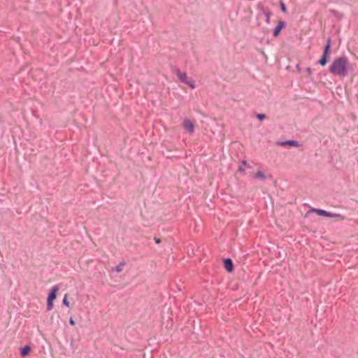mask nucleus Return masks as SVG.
Returning <instances> with one entry per match:
<instances>
[{
  "instance_id": "nucleus-6",
  "label": "nucleus",
  "mask_w": 358,
  "mask_h": 358,
  "mask_svg": "<svg viewBox=\"0 0 358 358\" xmlns=\"http://www.w3.org/2000/svg\"><path fill=\"white\" fill-rule=\"evenodd\" d=\"M59 290V287L55 285L52 287L51 292L49 293L47 301H53L57 297V292Z\"/></svg>"
},
{
  "instance_id": "nucleus-22",
  "label": "nucleus",
  "mask_w": 358,
  "mask_h": 358,
  "mask_svg": "<svg viewBox=\"0 0 358 358\" xmlns=\"http://www.w3.org/2000/svg\"><path fill=\"white\" fill-rule=\"evenodd\" d=\"M241 164H242V165H244V166H246V165H247V162H246V161H245V160H243V161L241 162Z\"/></svg>"
},
{
  "instance_id": "nucleus-13",
  "label": "nucleus",
  "mask_w": 358,
  "mask_h": 358,
  "mask_svg": "<svg viewBox=\"0 0 358 358\" xmlns=\"http://www.w3.org/2000/svg\"><path fill=\"white\" fill-rule=\"evenodd\" d=\"M255 178L260 180H264L265 178V176L262 171H259L255 175Z\"/></svg>"
},
{
  "instance_id": "nucleus-8",
  "label": "nucleus",
  "mask_w": 358,
  "mask_h": 358,
  "mask_svg": "<svg viewBox=\"0 0 358 358\" xmlns=\"http://www.w3.org/2000/svg\"><path fill=\"white\" fill-rule=\"evenodd\" d=\"M176 73L178 79L182 83L185 84L186 82L188 80L185 73H182L180 70H177Z\"/></svg>"
},
{
  "instance_id": "nucleus-2",
  "label": "nucleus",
  "mask_w": 358,
  "mask_h": 358,
  "mask_svg": "<svg viewBox=\"0 0 358 358\" xmlns=\"http://www.w3.org/2000/svg\"><path fill=\"white\" fill-rule=\"evenodd\" d=\"M313 210L315 211L319 216L336 218L339 220H343L345 219L344 216L341 214L333 213L325 210L313 208Z\"/></svg>"
},
{
  "instance_id": "nucleus-20",
  "label": "nucleus",
  "mask_w": 358,
  "mask_h": 358,
  "mask_svg": "<svg viewBox=\"0 0 358 358\" xmlns=\"http://www.w3.org/2000/svg\"><path fill=\"white\" fill-rule=\"evenodd\" d=\"M69 324H70L71 325H72V326L75 325V324H76V323H75V321H74V320H73V318H71H71H70V320H69Z\"/></svg>"
},
{
  "instance_id": "nucleus-1",
  "label": "nucleus",
  "mask_w": 358,
  "mask_h": 358,
  "mask_svg": "<svg viewBox=\"0 0 358 358\" xmlns=\"http://www.w3.org/2000/svg\"><path fill=\"white\" fill-rule=\"evenodd\" d=\"M350 70H352V66L345 56L336 58L329 68L331 73L341 78L345 77Z\"/></svg>"
},
{
  "instance_id": "nucleus-3",
  "label": "nucleus",
  "mask_w": 358,
  "mask_h": 358,
  "mask_svg": "<svg viewBox=\"0 0 358 358\" xmlns=\"http://www.w3.org/2000/svg\"><path fill=\"white\" fill-rule=\"evenodd\" d=\"M183 127L187 133L193 134L194 132V125L189 120L185 119L184 120Z\"/></svg>"
},
{
  "instance_id": "nucleus-11",
  "label": "nucleus",
  "mask_w": 358,
  "mask_h": 358,
  "mask_svg": "<svg viewBox=\"0 0 358 358\" xmlns=\"http://www.w3.org/2000/svg\"><path fill=\"white\" fill-rule=\"evenodd\" d=\"M327 55L323 54L320 59L318 61V64L322 66H325L327 63Z\"/></svg>"
},
{
  "instance_id": "nucleus-4",
  "label": "nucleus",
  "mask_w": 358,
  "mask_h": 358,
  "mask_svg": "<svg viewBox=\"0 0 358 358\" xmlns=\"http://www.w3.org/2000/svg\"><path fill=\"white\" fill-rule=\"evenodd\" d=\"M277 145H280V146L290 145V146H293V147H299L300 145V143L297 141L289 140V141H278V142H277Z\"/></svg>"
},
{
  "instance_id": "nucleus-17",
  "label": "nucleus",
  "mask_w": 358,
  "mask_h": 358,
  "mask_svg": "<svg viewBox=\"0 0 358 358\" xmlns=\"http://www.w3.org/2000/svg\"><path fill=\"white\" fill-rule=\"evenodd\" d=\"M52 307H53L52 301H47V309L48 310H50L52 309Z\"/></svg>"
},
{
  "instance_id": "nucleus-15",
  "label": "nucleus",
  "mask_w": 358,
  "mask_h": 358,
  "mask_svg": "<svg viewBox=\"0 0 358 358\" xmlns=\"http://www.w3.org/2000/svg\"><path fill=\"white\" fill-rule=\"evenodd\" d=\"M185 84L188 85L192 89H194L196 87L193 80H187Z\"/></svg>"
},
{
  "instance_id": "nucleus-9",
  "label": "nucleus",
  "mask_w": 358,
  "mask_h": 358,
  "mask_svg": "<svg viewBox=\"0 0 358 358\" xmlns=\"http://www.w3.org/2000/svg\"><path fill=\"white\" fill-rule=\"evenodd\" d=\"M331 38H329L327 40V43H326V45H325L324 49L323 54L325 55L329 56V52H330V49H331Z\"/></svg>"
},
{
  "instance_id": "nucleus-12",
  "label": "nucleus",
  "mask_w": 358,
  "mask_h": 358,
  "mask_svg": "<svg viewBox=\"0 0 358 358\" xmlns=\"http://www.w3.org/2000/svg\"><path fill=\"white\" fill-rule=\"evenodd\" d=\"M263 14L265 15V22L268 24L270 22L271 13L268 10H263Z\"/></svg>"
},
{
  "instance_id": "nucleus-18",
  "label": "nucleus",
  "mask_w": 358,
  "mask_h": 358,
  "mask_svg": "<svg viewBox=\"0 0 358 358\" xmlns=\"http://www.w3.org/2000/svg\"><path fill=\"white\" fill-rule=\"evenodd\" d=\"M257 118L259 120H263L266 118V115L264 114H262V113H258L257 115Z\"/></svg>"
},
{
  "instance_id": "nucleus-23",
  "label": "nucleus",
  "mask_w": 358,
  "mask_h": 358,
  "mask_svg": "<svg viewBox=\"0 0 358 358\" xmlns=\"http://www.w3.org/2000/svg\"><path fill=\"white\" fill-rule=\"evenodd\" d=\"M306 71H307V72H308V73H311V69H310V68H307Z\"/></svg>"
},
{
  "instance_id": "nucleus-24",
  "label": "nucleus",
  "mask_w": 358,
  "mask_h": 358,
  "mask_svg": "<svg viewBox=\"0 0 358 358\" xmlns=\"http://www.w3.org/2000/svg\"><path fill=\"white\" fill-rule=\"evenodd\" d=\"M155 242L158 243H159V239L155 238Z\"/></svg>"
},
{
  "instance_id": "nucleus-19",
  "label": "nucleus",
  "mask_w": 358,
  "mask_h": 358,
  "mask_svg": "<svg viewBox=\"0 0 358 358\" xmlns=\"http://www.w3.org/2000/svg\"><path fill=\"white\" fill-rule=\"evenodd\" d=\"M280 7L281 10H282L283 13H285V12H286L287 9H286V6H285V3H284L280 2Z\"/></svg>"
},
{
  "instance_id": "nucleus-14",
  "label": "nucleus",
  "mask_w": 358,
  "mask_h": 358,
  "mask_svg": "<svg viewBox=\"0 0 358 358\" xmlns=\"http://www.w3.org/2000/svg\"><path fill=\"white\" fill-rule=\"evenodd\" d=\"M124 265V262L120 263L117 266L113 268V271H115L116 272H120L122 270V266Z\"/></svg>"
},
{
  "instance_id": "nucleus-7",
  "label": "nucleus",
  "mask_w": 358,
  "mask_h": 358,
  "mask_svg": "<svg viewBox=\"0 0 358 358\" xmlns=\"http://www.w3.org/2000/svg\"><path fill=\"white\" fill-rule=\"evenodd\" d=\"M285 26L283 21H280L273 30V36H277L279 35L280 30Z\"/></svg>"
},
{
  "instance_id": "nucleus-10",
  "label": "nucleus",
  "mask_w": 358,
  "mask_h": 358,
  "mask_svg": "<svg viewBox=\"0 0 358 358\" xmlns=\"http://www.w3.org/2000/svg\"><path fill=\"white\" fill-rule=\"evenodd\" d=\"M31 350V348L29 345H25L21 349L20 354L22 357L27 356Z\"/></svg>"
},
{
  "instance_id": "nucleus-21",
  "label": "nucleus",
  "mask_w": 358,
  "mask_h": 358,
  "mask_svg": "<svg viewBox=\"0 0 358 358\" xmlns=\"http://www.w3.org/2000/svg\"><path fill=\"white\" fill-rule=\"evenodd\" d=\"M238 171H239L241 173H245V169H244L243 167H241V166H240V167L238 168Z\"/></svg>"
},
{
  "instance_id": "nucleus-5",
  "label": "nucleus",
  "mask_w": 358,
  "mask_h": 358,
  "mask_svg": "<svg viewBox=\"0 0 358 358\" xmlns=\"http://www.w3.org/2000/svg\"><path fill=\"white\" fill-rule=\"evenodd\" d=\"M224 266L228 272H231L234 270V264L230 258H226L223 260Z\"/></svg>"
},
{
  "instance_id": "nucleus-16",
  "label": "nucleus",
  "mask_w": 358,
  "mask_h": 358,
  "mask_svg": "<svg viewBox=\"0 0 358 358\" xmlns=\"http://www.w3.org/2000/svg\"><path fill=\"white\" fill-rule=\"evenodd\" d=\"M62 303L66 306V307H69V302L67 300V298H66V295L64 296V297L63 298V300H62Z\"/></svg>"
}]
</instances>
